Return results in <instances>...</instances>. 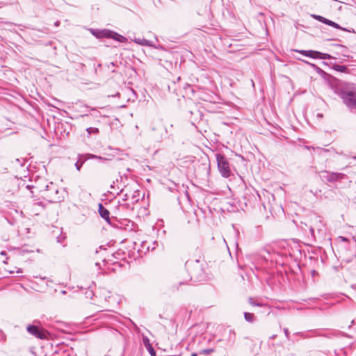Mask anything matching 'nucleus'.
<instances>
[{"mask_svg": "<svg viewBox=\"0 0 356 356\" xmlns=\"http://www.w3.org/2000/svg\"><path fill=\"white\" fill-rule=\"evenodd\" d=\"M26 330L29 333L39 339H44L46 337L45 332L43 330H40L35 325H29L26 327Z\"/></svg>", "mask_w": 356, "mask_h": 356, "instance_id": "obj_9", "label": "nucleus"}, {"mask_svg": "<svg viewBox=\"0 0 356 356\" xmlns=\"http://www.w3.org/2000/svg\"><path fill=\"white\" fill-rule=\"evenodd\" d=\"M216 161L219 172L224 177H229L231 175V170L229 163L225 156L221 154H216Z\"/></svg>", "mask_w": 356, "mask_h": 356, "instance_id": "obj_3", "label": "nucleus"}, {"mask_svg": "<svg viewBox=\"0 0 356 356\" xmlns=\"http://www.w3.org/2000/svg\"><path fill=\"white\" fill-rule=\"evenodd\" d=\"M112 39H113L116 41L120 42H126L127 41V39L125 37H124L114 31L113 32Z\"/></svg>", "mask_w": 356, "mask_h": 356, "instance_id": "obj_15", "label": "nucleus"}, {"mask_svg": "<svg viewBox=\"0 0 356 356\" xmlns=\"http://www.w3.org/2000/svg\"><path fill=\"white\" fill-rule=\"evenodd\" d=\"M143 343L147 349L152 346V344L150 343L149 340L147 336L143 335Z\"/></svg>", "mask_w": 356, "mask_h": 356, "instance_id": "obj_17", "label": "nucleus"}, {"mask_svg": "<svg viewBox=\"0 0 356 356\" xmlns=\"http://www.w3.org/2000/svg\"><path fill=\"white\" fill-rule=\"evenodd\" d=\"M26 188H30V186H29V185H27Z\"/></svg>", "mask_w": 356, "mask_h": 356, "instance_id": "obj_28", "label": "nucleus"}, {"mask_svg": "<svg viewBox=\"0 0 356 356\" xmlns=\"http://www.w3.org/2000/svg\"><path fill=\"white\" fill-rule=\"evenodd\" d=\"M17 273H22V269H20V268H19V269L17 270Z\"/></svg>", "mask_w": 356, "mask_h": 356, "instance_id": "obj_27", "label": "nucleus"}, {"mask_svg": "<svg viewBox=\"0 0 356 356\" xmlns=\"http://www.w3.org/2000/svg\"><path fill=\"white\" fill-rule=\"evenodd\" d=\"M323 227V225L321 219L319 217H315L312 225L310 227V232L313 235L314 230L321 231Z\"/></svg>", "mask_w": 356, "mask_h": 356, "instance_id": "obj_12", "label": "nucleus"}, {"mask_svg": "<svg viewBox=\"0 0 356 356\" xmlns=\"http://www.w3.org/2000/svg\"><path fill=\"white\" fill-rule=\"evenodd\" d=\"M244 317L247 321L253 322L254 316L252 313L245 312Z\"/></svg>", "mask_w": 356, "mask_h": 356, "instance_id": "obj_16", "label": "nucleus"}, {"mask_svg": "<svg viewBox=\"0 0 356 356\" xmlns=\"http://www.w3.org/2000/svg\"><path fill=\"white\" fill-rule=\"evenodd\" d=\"M99 213L101 217L106 220V222H110L109 211L102 204H99Z\"/></svg>", "mask_w": 356, "mask_h": 356, "instance_id": "obj_14", "label": "nucleus"}, {"mask_svg": "<svg viewBox=\"0 0 356 356\" xmlns=\"http://www.w3.org/2000/svg\"><path fill=\"white\" fill-rule=\"evenodd\" d=\"M312 16L314 19H315L323 24H325L327 25H329V26L334 27L335 29H340V26L338 24L328 19L325 18L324 17H322V16L318 15H312Z\"/></svg>", "mask_w": 356, "mask_h": 356, "instance_id": "obj_10", "label": "nucleus"}, {"mask_svg": "<svg viewBox=\"0 0 356 356\" xmlns=\"http://www.w3.org/2000/svg\"><path fill=\"white\" fill-rule=\"evenodd\" d=\"M90 32L97 38H112L113 31L108 29H89Z\"/></svg>", "mask_w": 356, "mask_h": 356, "instance_id": "obj_8", "label": "nucleus"}, {"mask_svg": "<svg viewBox=\"0 0 356 356\" xmlns=\"http://www.w3.org/2000/svg\"><path fill=\"white\" fill-rule=\"evenodd\" d=\"M321 178L329 182H335L346 178V175L340 172H331L328 171H323L321 172Z\"/></svg>", "mask_w": 356, "mask_h": 356, "instance_id": "obj_6", "label": "nucleus"}, {"mask_svg": "<svg viewBox=\"0 0 356 356\" xmlns=\"http://www.w3.org/2000/svg\"><path fill=\"white\" fill-rule=\"evenodd\" d=\"M133 40L135 43L140 44V45L152 47H154L156 49H159V47H156L152 41L147 40L145 38H134Z\"/></svg>", "mask_w": 356, "mask_h": 356, "instance_id": "obj_13", "label": "nucleus"}, {"mask_svg": "<svg viewBox=\"0 0 356 356\" xmlns=\"http://www.w3.org/2000/svg\"><path fill=\"white\" fill-rule=\"evenodd\" d=\"M104 295H105V296H104L105 300H107V298H110V296H109L110 292L107 291L106 290H104Z\"/></svg>", "mask_w": 356, "mask_h": 356, "instance_id": "obj_22", "label": "nucleus"}, {"mask_svg": "<svg viewBox=\"0 0 356 356\" xmlns=\"http://www.w3.org/2000/svg\"><path fill=\"white\" fill-rule=\"evenodd\" d=\"M284 333H285L286 337H289V332L287 329H284Z\"/></svg>", "mask_w": 356, "mask_h": 356, "instance_id": "obj_23", "label": "nucleus"}, {"mask_svg": "<svg viewBox=\"0 0 356 356\" xmlns=\"http://www.w3.org/2000/svg\"><path fill=\"white\" fill-rule=\"evenodd\" d=\"M86 131H87L88 135H90L92 134H97L99 132V129L96 127L87 128Z\"/></svg>", "mask_w": 356, "mask_h": 356, "instance_id": "obj_19", "label": "nucleus"}, {"mask_svg": "<svg viewBox=\"0 0 356 356\" xmlns=\"http://www.w3.org/2000/svg\"><path fill=\"white\" fill-rule=\"evenodd\" d=\"M147 350L151 354L152 356H155L156 353H155V351H154L152 346H150V348H147Z\"/></svg>", "mask_w": 356, "mask_h": 356, "instance_id": "obj_21", "label": "nucleus"}, {"mask_svg": "<svg viewBox=\"0 0 356 356\" xmlns=\"http://www.w3.org/2000/svg\"><path fill=\"white\" fill-rule=\"evenodd\" d=\"M62 239H63V237H58V241L59 243H61V242H62Z\"/></svg>", "mask_w": 356, "mask_h": 356, "instance_id": "obj_26", "label": "nucleus"}, {"mask_svg": "<svg viewBox=\"0 0 356 356\" xmlns=\"http://www.w3.org/2000/svg\"><path fill=\"white\" fill-rule=\"evenodd\" d=\"M296 52H298L305 56L310 57L315 59H330L331 56L328 54L321 53L317 51L313 50H294Z\"/></svg>", "mask_w": 356, "mask_h": 356, "instance_id": "obj_4", "label": "nucleus"}, {"mask_svg": "<svg viewBox=\"0 0 356 356\" xmlns=\"http://www.w3.org/2000/svg\"><path fill=\"white\" fill-rule=\"evenodd\" d=\"M81 166V164L79 165L78 163H76V168L78 170H80Z\"/></svg>", "mask_w": 356, "mask_h": 356, "instance_id": "obj_24", "label": "nucleus"}, {"mask_svg": "<svg viewBox=\"0 0 356 356\" xmlns=\"http://www.w3.org/2000/svg\"><path fill=\"white\" fill-rule=\"evenodd\" d=\"M312 16L314 19H315L323 24H325L327 25H329V26L334 27L335 29H340V26L338 24L328 19L325 18L324 17H322V16L318 15H312Z\"/></svg>", "mask_w": 356, "mask_h": 356, "instance_id": "obj_11", "label": "nucleus"}, {"mask_svg": "<svg viewBox=\"0 0 356 356\" xmlns=\"http://www.w3.org/2000/svg\"><path fill=\"white\" fill-rule=\"evenodd\" d=\"M339 238L342 241H348V239L343 236H339Z\"/></svg>", "mask_w": 356, "mask_h": 356, "instance_id": "obj_25", "label": "nucleus"}, {"mask_svg": "<svg viewBox=\"0 0 356 356\" xmlns=\"http://www.w3.org/2000/svg\"><path fill=\"white\" fill-rule=\"evenodd\" d=\"M249 303L252 306H261V304L256 302L252 298L249 299Z\"/></svg>", "mask_w": 356, "mask_h": 356, "instance_id": "obj_20", "label": "nucleus"}, {"mask_svg": "<svg viewBox=\"0 0 356 356\" xmlns=\"http://www.w3.org/2000/svg\"><path fill=\"white\" fill-rule=\"evenodd\" d=\"M337 93L348 108L356 109V85H345Z\"/></svg>", "mask_w": 356, "mask_h": 356, "instance_id": "obj_1", "label": "nucleus"}, {"mask_svg": "<svg viewBox=\"0 0 356 356\" xmlns=\"http://www.w3.org/2000/svg\"><path fill=\"white\" fill-rule=\"evenodd\" d=\"M213 352H214V349L213 348H206V349L201 350L200 352V354H202V355H209V354H211V353H212Z\"/></svg>", "mask_w": 356, "mask_h": 356, "instance_id": "obj_18", "label": "nucleus"}, {"mask_svg": "<svg viewBox=\"0 0 356 356\" xmlns=\"http://www.w3.org/2000/svg\"><path fill=\"white\" fill-rule=\"evenodd\" d=\"M191 356H197L196 354H193Z\"/></svg>", "mask_w": 356, "mask_h": 356, "instance_id": "obj_29", "label": "nucleus"}, {"mask_svg": "<svg viewBox=\"0 0 356 356\" xmlns=\"http://www.w3.org/2000/svg\"><path fill=\"white\" fill-rule=\"evenodd\" d=\"M183 274L186 273L183 272L181 274L175 275L170 278L171 287L173 290H177L179 286L186 284L188 282L189 275L183 277Z\"/></svg>", "mask_w": 356, "mask_h": 356, "instance_id": "obj_5", "label": "nucleus"}, {"mask_svg": "<svg viewBox=\"0 0 356 356\" xmlns=\"http://www.w3.org/2000/svg\"><path fill=\"white\" fill-rule=\"evenodd\" d=\"M190 280L194 282H201L204 280L203 270L200 266L198 261H195L193 270L191 272Z\"/></svg>", "mask_w": 356, "mask_h": 356, "instance_id": "obj_7", "label": "nucleus"}, {"mask_svg": "<svg viewBox=\"0 0 356 356\" xmlns=\"http://www.w3.org/2000/svg\"><path fill=\"white\" fill-rule=\"evenodd\" d=\"M44 197L50 202H60L63 198V191H60L58 187L52 182L46 185L45 189L42 191Z\"/></svg>", "mask_w": 356, "mask_h": 356, "instance_id": "obj_2", "label": "nucleus"}]
</instances>
